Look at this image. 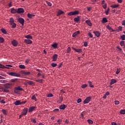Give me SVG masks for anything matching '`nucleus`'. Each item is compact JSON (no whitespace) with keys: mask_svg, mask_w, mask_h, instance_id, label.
Instances as JSON below:
<instances>
[{"mask_svg":"<svg viewBox=\"0 0 125 125\" xmlns=\"http://www.w3.org/2000/svg\"><path fill=\"white\" fill-rule=\"evenodd\" d=\"M71 48H70V47H68L67 48V53H70L71 52Z\"/></svg>","mask_w":125,"mask_h":125,"instance_id":"nucleus-41","label":"nucleus"},{"mask_svg":"<svg viewBox=\"0 0 125 125\" xmlns=\"http://www.w3.org/2000/svg\"><path fill=\"white\" fill-rule=\"evenodd\" d=\"M27 16L29 19H32V18L35 17V15L30 14V13H28Z\"/></svg>","mask_w":125,"mask_h":125,"instance_id":"nucleus-28","label":"nucleus"},{"mask_svg":"<svg viewBox=\"0 0 125 125\" xmlns=\"http://www.w3.org/2000/svg\"><path fill=\"white\" fill-rule=\"evenodd\" d=\"M21 73L22 74L25 75L26 76H30V74H31L30 72H26L25 71H21Z\"/></svg>","mask_w":125,"mask_h":125,"instance_id":"nucleus-10","label":"nucleus"},{"mask_svg":"<svg viewBox=\"0 0 125 125\" xmlns=\"http://www.w3.org/2000/svg\"><path fill=\"white\" fill-rule=\"evenodd\" d=\"M84 46L85 47H87V46H88V43H87V42H85L84 43Z\"/></svg>","mask_w":125,"mask_h":125,"instance_id":"nucleus-63","label":"nucleus"},{"mask_svg":"<svg viewBox=\"0 0 125 125\" xmlns=\"http://www.w3.org/2000/svg\"><path fill=\"white\" fill-rule=\"evenodd\" d=\"M87 86H88V85H87L86 84H83L82 86V88H85L86 87H87Z\"/></svg>","mask_w":125,"mask_h":125,"instance_id":"nucleus-49","label":"nucleus"},{"mask_svg":"<svg viewBox=\"0 0 125 125\" xmlns=\"http://www.w3.org/2000/svg\"><path fill=\"white\" fill-rule=\"evenodd\" d=\"M117 83V80L115 79H112L111 80V82L110 83V85L114 84Z\"/></svg>","mask_w":125,"mask_h":125,"instance_id":"nucleus-22","label":"nucleus"},{"mask_svg":"<svg viewBox=\"0 0 125 125\" xmlns=\"http://www.w3.org/2000/svg\"><path fill=\"white\" fill-rule=\"evenodd\" d=\"M11 43L15 47L17 46L18 44V42H17V41L16 40H14L12 41Z\"/></svg>","mask_w":125,"mask_h":125,"instance_id":"nucleus-8","label":"nucleus"},{"mask_svg":"<svg viewBox=\"0 0 125 125\" xmlns=\"http://www.w3.org/2000/svg\"><path fill=\"white\" fill-rule=\"evenodd\" d=\"M62 64H63V63H62V62L60 63L59 65L58 68H61V67H62Z\"/></svg>","mask_w":125,"mask_h":125,"instance_id":"nucleus-60","label":"nucleus"},{"mask_svg":"<svg viewBox=\"0 0 125 125\" xmlns=\"http://www.w3.org/2000/svg\"><path fill=\"white\" fill-rule=\"evenodd\" d=\"M88 36L90 37V38H93V37L91 32H89L88 33Z\"/></svg>","mask_w":125,"mask_h":125,"instance_id":"nucleus-58","label":"nucleus"},{"mask_svg":"<svg viewBox=\"0 0 125 125\" xmlns=\"http://www.w3.org/2000/svg\"><path fill=\"white\" fill-rule=\"evenodd\" d=\"M120 43L121 46H125V42L124 41H121Z\"/></svg>","mask_w":125,"mask_h":125,"instance_id":"nucleus-32","label":"nucleus"},{"mask_svg":"<svg viewBox=\"0 0 125 125\" xmlns=\"http://www.w3.org/2000/svg\"><path fill=\"white\" fill-rule=\"evenodd\" d=\"M24 42L27 43V44H31L33 43V41L30 39H25Z\"/></svg>","mask_w":125,"mask_h":125,"instance_id":"nucleus-9","label":"nucleus"},{"mask_svg":"<svg viewBox=\"0 0 125 125\" xmlns=\"http://www.w3.org/2000/svg\"><path fill=\"white\" fill-rule=\"evenodd\" d=\"M119 6V4H113L111 5V7L112 8H117Z\"/></svg>","mask_w":125,"mask_h":125,"instance_id":"nucleus-37","label":"nucleus"},{"mask_svg":"<svg viewBox=\"0 0 125 125\" xmlns=\"http://www.w3.org/2000/svg\"><path fill=\"white\" fill-rule=\"evenodd\" d=\"M94 34H95V35H96V36L98 38L100 37L101 33V32H100L98 31H94Z\"/></svg>","mask_w":125,"mask_h":125,"instance_id":"nucleus-12","label":"nucleus"},{"mask_svg":"<svg viewBox=\"0 0 125 125\" xmlns=\"http://www.w3.org/2000/svg\"><path fill=\"white\" fill-rule=\"evenodd\" d=\"M72 49L76 51L77 53H82L83 52V50H82V49H77V48H74V47H72Z\"/></svg>","mask_w":125,"mask_h":125,"instance_id":"nucleus-15","label":"nucleus"},{"mask_svg":"<svg viewBox=\"0 0 125 125\" xmlns=\"http://www.w3.org/2000/svg\"><path fill=\"white\" fill-rule=\"evenodd\" d=\"M1 31L2 32V33H3L4 34H7V32L5 30V29H4V28H1L0 29Z\"/></svg>","mask_w":125,"mask_h":125,"instance_id":"nucleus-33","label":"nucleus"},{"mask_svg":"<svg viewBox=\"0 0 125 125\" xmlns=\"http://www.w3.org/2000/svg\"><path fill=\"white\" fill-rule=\"evenodd\" d=\"M11 13L12 14H16L17 13V9H14V8H11Z\"/></svg>","mask_w":125,"mask_h":125,"instance_id":"nucleus-24","label":"nucleus"},{"mask_svg":"<svg viewBox=\"0 0 125 125\" xmlns=\"http://www.w3.org/2000/svg\"><path fill=\"white\" fill-rule=\"evenodd\" d=\"M12 86H13L12 83H6V84H4V86L6 89L11 88L12 87Z\"/></svg>","mask_w":125,"mask_h":125,"instance_id":"nucleus-5","label":"nucleus"},{"mask_svg":"<svg viewBox=\"0 0 125 125\" xmlns=\"http://www.w3.org/2000/svg\"><path fill=\"white\" fill-rule=\"evenodd\" d=\"M87 122L89 124H90V125L93 124V121L92 120H91V119H88L87 120Z\"/></svg>","mask_w":125,"mask_h":125,"instance_id":"nucleus-34","label":"nucleus"},{"mask_svg":"<svg viewBox=\"0 0 125 125\" xmlns=\"http://www.w3.org/2000/svg\"><path fill=\"white\" fill-rule=\"evenodd\" d=\"M103 8H104V9H105L107 7V5H106V4H104L103 6Z\"/></svg>","mask_w":125,"mask_h":125,"instance_id":"nucleus-62","label":"nucleus"},{"mask_svg":"<svg viewBox=\"0 0 125 125\" xmlns=\"http://www.w3.org/2000/svg\"><path fill=\"white\" fill-rule=\"evenodd\" d=\"M114 104L116 105H119L120 104V102L118 101H114Z\"/></svg>","mask_w":125,"mask_h":125,"instance_id":"nucleus-54","label":"nucleus"},{"mask_svg":"<svg viewBox=\"0 0 125 125\" xmlns=\"http://www.w3.org/2000/svg\"><path fill=\"white\" fill-rule=\"evenodd\" d=\"M11 25H12V27L13 28L16 27V23H14V22H13V23H12V24H11Z\"/></svg>","mask_w":125,"mask_h":125,"instance_id":"nucleus-43","label":"nucleus"},{"mask_svg":"<svg viewBox=\"0 0 125 125\" xmlns=\"http://www.w3.org/2000/svg\"><path fill=\"white\" fill-rule=\"evenodd\" d=\"M10 24L11 25L12 23H14V20L13 18H11L9 20Z\"/></svg>","mask_w":125,"mask_h":125,"instance_id":"nucleus-31","label":"nucleus"},{"mask_svg":"<svg viewBox=\"0 0 125 125\" xmlns=\"http://www.w3.org/2000/svg\"><path fill=\"white\" fill-rule=\"evenodd\" d=\"M46 3L49 6H52V3L50 2H48V1H46Z\"/></svg>","mask_w":125,"mask_h":125,"instance_id":"nucleus-51","label":"nucleus"},{"mask_svg":"<svg viewBox=\"0 0 125 125\" xmlns=\"http://www.w3.org/2000/svg\"><path fill=\"white\" fill-rule=\"evenodd\" d=\"M120 71H121V69L120 68H117V70L116 72V74H119L120 73Z\"/></svg>","mask_w":125,"mask_h":125,"instance_id":"nucleus-53","label":"nucleus"},{"mask_svg":"<svg viewBox=\"0 0 125 125\" xmlns=\"http://www.w3.org/2000/svg\"><path fill=\"white\" fill-rule=\"evenodd\" d=\"M25 37L29 40L33 39V37L30 35H26V36H25Z\"/></svg>","mask_w":125,"mask_h":125,"instance_id":"nucleus-29","label":"nucleus"},{"mask_svg":"<svg viewBox=\"0 0 125 125\" xmlns=\"http://www.w3.org/2000/svg\"><path fill=\"white\" fill-rule=\"evenodd\" d=\"M8 74L10 76H13V77H20L21 76L20 74H17V73H16V72H10Z\"/></svg>","mask_w":125,"mask_h":125,"instance_id":"nucleus-3","label":"nucleus"},{"mask_svg":"<svg viewBox=\"0 0 125 125\" xmlns=\"http://www.w3.org/2000/svg\"><path fill=\"white\" fill-rule=\"evenodd\" d=\"M4 42V39L2 37H0V43H2Z\"/></svg>","mask_w":125,"mask_h":125,"instance_id":"nucleus-47","label":"nucleus"},{"mask_svg":"<svg viewBox=\"0 0 125 125\" xmlns=\"http://www.w3.org/2000/svg\"><path fill=\"white\" fill-rule=\"evenodd\" d=\"M24 12V11L23 8H18L17 9V13L18 14L23 13Z\"/></svg>","mask_w":125,"mask_h":125,"instance_id":"nucleus-13","label":"nucleus"},{"mask_svg":"<svg viewBox=\"0 0 125 125\" xmlns=\"http://www.w3.org/2000/svg\"><path fill=\"white\" fill-rule=\"evenodd\" d=\"M19 79H17V78H15V79H12L11 80H9V82L10 83H17V82H19Z\"/></svg>","mask_w":125,"mask_h":125,"instance_id":"nucleus-7","label":"nucleus"},{"mask_svg":"<svg viewBox=\"0 0 125 125\" xmlns=\"http://www.w3.org/2000/svg\"><path fill=\"white\" fill-rule=\"evenodd\" d=\"M58 65L57 63H55L54 62H52V64H51V66L53 67H56Z\"/></svg>","mask_w":125,"mask_h":125,"instance_id":"nucleus-46","label":"nucleus"},{"mask_svg":"<svg viewBox=\"0 0 125 125\" xmlns=\"http://www.w3.org/2000/svg\"><path fill=\"white\" fill-rule=\"evenodd\" d=\"M120 113L122 114H125V110H120Z\"/></svg>","mask_w":125,"mask_h":125,"instance_id":"nucleus-55","label":"nucleus"},{"mask_svg":"<svg viewBox=\"0 0 125 125\" xmlns=\"http://www.w3.org/2000/svg\"><path fill=\"white\" fill-rule=\"evenodd\" d=\"M52 46L54 48H57L58 47V44L57 43H54L52 44Z\"/></svg>","mask_w":125,"mask_h":125,"instance_id":"nucleus-35","label":"nucleus"},{"mask_svg":"<svg viewBox=\"0 0 125 125\" xmlns=\"http://www.w3.org/2000/svg\"><path fill=\"white\" fill-rule=\"evenodd\" d=\"M27 101H24V102H21L20 101H16L14 103V104L15 105H23L24 104H26Z\"/></svg>","mask_w":125,"mask_h":125,"instance_id":"nucleus-2","label":"nucleus"},{"mask_svg":"<svg viewBox=\"0 0 125 125\" xmlns=\"http://www.w3.org/2000/svg\"><path fill=\"white\" fill-rule=\"evenodd\" d=\"M121 39L122 40V41H125V35H122L121 36Z\"/></svg>","mask_w":125,"mask_h":125,"instance_id":"nucleus-45","label":"nucleus"},{"mask_svg":"<svg viewBox=\"0 0 125 125\" xmlns=\"http://www.w3.org/2000/svg\"><path fill=\"white\" fill-rule=\"evenodd\" d=\"M2 112L4 114V115H6L7 114V111L5 109L2 110Z\"/></svg>","mask_w":125,"mask_h":125,"instance_id":"nucleus-44","label":"nucleus"},{"mask_svg":"<svg viewBox=\"0 0 125 125\" xmlns=\"http://www.w3.org/2000/svg\"><path fill=\"white\" fill-rule=\"evenodd\" d=\"M81 102H82V99H79L77 100V101L78 104L81 103Z\"/></svg>","mask_w":125,"mask_h":125,"instance_id":"nucleus-59","label":"nucleus"},{"mask_svg":"<svg viewBox=\"0 0 125 125\" xmlns=\"http://www.w3.org/2000/svg\"><path fill=\"white\" fill-rule=\"evenodd\" d=\"M67 107V106L65 104L61 105L59 106V108L62 110H64Z\"/></svg>","mask_w":125,"mask_h":125,"instance_id":"nucleus-17","label":"nucleus"},{"mask_svg":"<svg viewBox=\"0 0 125 125\" xmlns=\"http://www.w3.org/2000/svg\"><path fill=\"white\" fill-rule=\"evenodd\" d=\"M84 113H85V111H83L81 114V118H82V119H85V117H84Z\"/></svg>","mask_w":125,"mask_h":125,"instance_id":"nucleus-36","label":"nucleus"},{"mask_svg":"<svg viewBox=\"0 0 125 125\" xmlns=\"http://www.w3.org/2000/svg\"><path fill=\"white\" fill-rule=\"evenodd\" d=\"M68 16L74 15V12H70L68 13Z\"/></svg>","mask_w":125,"mask_h":125,"instance_id":"nucleus-57","label":"nucleus"},{"mask_svg":"<svg viewBox=\"0 0 125 125\" xmlns=\"http://www.w3.org/2000/svg\"><path fill=\"white\" fill-rule=\"evenodd\" d=\"M27 112H28V109H27V108L25 107L21 113L22 115L23 116L26 115Z\"/></svg>","mask_w":125,"mask_h":125,"instance_id":"nucleus-11","label":"nucleus"},{"mask_svg":"<svg viewBox=\"0 0 125 125\" xmlns=\"http://www.w3.org/2000/svg\"><path fill=\"white\" fill-rule=\"evenodd\" d=\"M79 12L78 11H73V15H79Z\"/></svg>","mask_w":125,"mask_h":125,"instance_id":"nucleus-42","label":"nucleus"},{"mask_svg":"<svg viewBox=\"0 0 125 125\" xmlns=\"http://www.w3.org/2000/svg\"><path fill=\"white\" fill-rule=\"evenodd\" d=\"M109 11H110V8H107V10L105 11V14H106V15H108Z\"/></svg>","mask_w":125,"mask_h":125,"instance_id":"nucleus-52","label":"nucleus"},{"mask_svg":"<svg viewBox=\"0 0 125 125\" xmlns=\"http://www.w3.org/2000/svg\"><path fill=\"white\" fill-rule=\"evenodd\" d=\"M64 14V12L62 10H59L57 14V16L59 17V16L61 15L62 14Z\"/></svg>","mask_w":125,"mask_h":125,"instance_id":"nucleus-27","label":"nucleus"},{"mask_svg":"<svg viewBox=\"0 0 125 125\" xmlns=\"http://www.w3.org/2000/svg\"><path fill=\"white\" fill-rule=\"evenodd\" d=\"M102 21H103V23H106V22H108V20L106 19V18H105V17H104Z\"/></svg>","mask_w":125,"mask_h":125,"instance_id":"nucleus-30","label":"nucleus"},{"mask_svg":"<svg viewBox=\"0 0 125 125\" xmlns=\"http://www.w3.org/2000/svg\"><path fill=\"white\" fill-rule=\"evenodd\" d=\"M27 83H28L30 85H33L34 84V83L33 81H27Z\"/></svg>","mask_w":125,"mask_h":125,"instance_id":"nucleus-25","label":"nucleus"},{"mask_svg":"<svg viewBox=\"0 0 125 125\" xmlns=\"http://www.w3.org/2000/svg\"><path fill=\"white\" fill-rule=\"evenodd\" d=\"M35 81L36 82H38V83H43V79H38V80H35Z\"/></svg>","mask_w":125,"mask_h":125,"instance_id":"nucleus-26","label":"nucleus"},{"mask_svg":"<svg viewBox=\"0 0 125 125\" xmlns=\"http://www.w3.org/2000/svg\"><path fill=\"white\" fill-rule=\"evenodd\" d=\"M54 95L52 94H49L48 95L47 97H52Z\"/></svg>","mask_w":125,"mask_h":125,"instance_id":"nucleus-61","label":"nucleus"},{"mask_svg":"<svg viewBox=\"0 0 125 125\" xmlns=\"http://www.w3.org/2000/svg\"><path fill=\"white\" fill-rule=\"evenodd\" d=\"M31 122L34 123V124H36L37 121L35 119H31Z\"/></svg>","mask_w":125,"mask_h":125,"instance_id":"nucleus-50","label":"nucleus"},{"mask_svg":"<svg viewBox=\"0 0 125 125\" xmlns=\"http://www.w3.org/2000/svg\"><path fill=\"white\" fill-rule=\"evenodd\" d=\"M3 92H9V90H8V89H7L6 88L5 89L4 88H3Z\"/></svg>","mask_w":125,"mask_h":125,"instance_id":"nucleus-56","label":"nucleus"},{"mask_svg":"<svg viewBox=\"0 0 125 125\" xmlns=\"http://www.w3.org/2000/svg\"><path fill=\"white\" fill-rule=\"evenodd\" d=\"M19 68L21 69H25V66L23 65V64H20L19 65Z\"/></svg>","mask_w":125,"mask_h":125,"instance_id":"nucleus-39","label":"nucleus"},{"mask_svg":"<svg viewBox=\"0 0 125 125\" xmlns=\"http://www.w3.org/2000/svg\"><path fill=\"white\" fill-rule=\"evenodd\" d=\"M123 31V27L120 26L118 27V29H116L115 30V31H117V32H120V31Z\"/></svg>","mask_w":125,"mask_h":125,"instance_id":"nucleus-21","label":"nucleus"},{"mask_svg":"<svg viewBox=\"0 0 125 125\" xmlns=\"http://www.w3.org/2000/svg\"><path fill=\"white\" fill-rule=\"evenodd\" d=\"M7 82V80H0V83H6Z\"/></svg>","mask_w":125,"mask_h":125,"instance_id":"nucleus-40","label":"nucleus"},{"mask_svg":"<svg viewBox=\"0 0 125 125\" xmlns=\"http://www.w3.org/2000/svg\"><path fill=\"white\" fill-rule=\"evenodd\" d=\"M36 108V106H31L29 108L28 112H32Z\"/></svg>","mask_w":125,"mask_h":125,"instance_id":"nucleus-20","label":"nucleus"},{"mask_svg":"<svg viewBox=\"0 0 125 125\" xmlns=\"http://www.w3.org/2000/svg\"><path fill=\"white\" fill-rule=\"evenodd\" d=\"M92 97H87L84 101H83V104H87L89 103V102L91 101Z\"/></svg>","mask_w":125,"mask_h":125,"instance_id":"nucleus-4","label":"nucleus"},{"mask_svg":"<svg viewBox=\"0 0 125 125\" xmlns=\"http://www.w3.org/2000/svg\"><path fill=\"white\" fill-rule=\"evenodd\" d=\"M32 100H35V102H36V101H37V98H36V97L35 95H33V96H32Z\"/></svg>","mask_w":125,"mask_h":125,"instance_id":"nucleus-48","label":"nucleus"},{"mask_svg":"<svg viewBox=\"0 0 125 125\" xmlns=\"http://www.w3.org/2000/svg\"><path fill=\"white\" fill-rule=\"evenodd\" d=\"M85 22L87 23V24L89 26H92V23L89 20H86L85 21Z\"/></svg>","mask_w":125,"mask_h":125,"instance_id":"nucleus-23","label":"nucleus"},{"mask_svg":"<svg viewBox=\"0 0 125 125\" xmlns=\"http://www.w3.org/2000/svg\"><path fill=\"white\" fill-rule=\"evenodd\" d=\"M80 33V31H77L76 32H75L74 33H73V34L72 35L73 37H76V36L78 35Z\"/></svg>","mask_w":125,"mask_h":125,"instance_id":"nucleus-19","label":"nucleus"},{"mask_svg":"<svg viewBox=\"0 0 125 125\" xmlns=\"http://www.w3.org/2000/svg\"><path fill=\"white\" fill-rule=\"evenodd\" d=\"M88 83L89 84L90 87H91V88H94V86L92 85V82H90V81L88 82Z\"/></svg>","mask_w":125,"mask_h":125,"instance_id":"nucleus-38","label":"nucleus"},{"mask_svg":"<svg viewBox=\"0 0 125 125\" xmlns=\"http://www.w3.org/2000/svg\"><path fill=\"white\" fill-rule=\"evenodd\" d=\"M107 29L109 30V31H111V32H114L115 30L113 29L112 27L110 26V25H106Z\"/></svg>","mask_w":125,"mask_h":125,"instance_id":"nucleus-16","label":"nucleus"},{"mask_svg":"<svg viewBox=\"0 0 125 125\" xmlns=\"http://www.w3.org/2000/svg\"><path fill=\"white\" fill-rule=\"evenodd\" d=\"M23 89L20 86L16 87L14 88V92L16 94H19L20 91H23Z\"/></svg>","mask_w":125,"mask_h":125,"instance_id":"nucleus-1","label":"nucleus"},{"mask_svg":"<svg viewBox=\"0 0 125 125\" xmlns=\"http://www.w3.org/2000/svg\"><path fill=\"white\" fill-rule=\"evenodd\" d=\"M58 57V55L57 54L54 55L52 57V58H53L52 62L57 61Z\"/></svg>","mask_w":125,"mask_h":125,"instance_id":"nucleus-14","label":"nucleus"},{"mask_svg":"<svg viewBox=\"0 0 125 125\" xmlns=\"http://www.w3.org/2000/svg\"><path fill=\"white\" fill-rule=\"evenodd\" d=\"M18 21L21 23V24L23 26L24 25V22H25V21L22 18H20L18 19Z\"/></svg>","mask_w":125,"mask_h":125,"instance_id":"nucleus-6","label":"nucleus"},{"mask_svg":"<svg viewBox=\"0 0 125 125\" xmlns=\"http://www.w3.org/2000/svg\"><path fill=\"white\" fill-rule=\"evenodd\" d=\"M111 125H117V123L115 122H112Z\"/></svg>","mask_w":125,"mask_h":125,"instance_id":"nucleus-64","label":"nucleus"},{"mask_svg":"<svg viewBox=\"0 0 125 125\" xmlns=\"http://www.w3.org/2000/svg\"><path fill=\"white\" fill-rule=\"evenodd\" d=\"M74 21L76 22H78L79 21H80V16H77L74 19Z\"/></svg>","mask_w":125,"mask_h":125,"instance_id":"nucleus-18","label":"nucleus"}]
</instances>
